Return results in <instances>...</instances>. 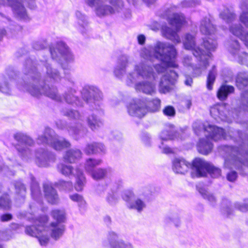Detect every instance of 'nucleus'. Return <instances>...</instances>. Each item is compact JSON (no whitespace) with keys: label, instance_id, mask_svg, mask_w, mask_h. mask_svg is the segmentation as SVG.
Returning a JSON list of instances; mask_svg holds the SVG:
<instances>
[{"label":"nucleus","instance_id":"473e14b6","mask_svg":"<svg viewBox=\"0 0 248 248\" xmlns=\"http://www.w3.org/2000/svg\"><path fill=\"white\" fill-rule=\"evenodd\" d=\"M160 138L162 140H173L178 137L174 126H170L163 130L160 135Z\"/></svg>","mask_w":248,"mask_h":248},{"label":"nucleus","instance_id":"4c0bfd02","mask_svg":"<svg viewBox=\"0 0 248 248\" xmlns=\"http://www.w3.org/2000/svg\"><path fill=\"white\" fill-rule=\"evenodd\" d=\"M31 190L33 198L37 200L41 195V190L38 182L33 176H31Z\"/></svg>","mask_w":248,"mask_h":248},{"label":"nucleus","instance_id":"2eb2a0df","mask_svg":"<svg viewBox=\"0 0 248 248\" xmlns=\"http://www.w3.org/2000/svg\"><path fill=\"white\" fill-rule=\"evenodd\" d=\"M2 5L11 6L14 12L21 18L27 16L26 9L19 0H0V6Z\"/></svg>","mask_w":248,"mask_h":248},{"label":"nucleus","instance_id":"79ce46f5","mask_svg":"<svg viewBox=\"0 0 248 248\" xmlns=\"http://www.w3.org/2000/svg\"><path fill=\"white\" fill-rule=\"evenodd\" d=\"M108 172V169L100 168L95 169L91 175L94 180H100L105 178L107 176Z\"/></svg>","mask_w":248,"mask_h":248},{"label":"nucleus","instance_id":"39448f33","mask_svg":"<svg viewBox=\"0 0 248 248\" xmlns=\"http://www.w3.org/2000/svg\"><path fill=\"white\" fill-rule=\"evenodd\" d=\"M133 4L136 0H127ZM85 3L92 8L96 16L104 17L120 12L123 6L121 0H85Z\"/></svg>","mask_w":248,"mask_h":248},{"label":"nucleus","instance_id":"6e6552de","mask_svg":"<svg viewBox=\"0 0 248 248\" xmlns=\"http://www.w3.org/2000/svg\"><path fill=\"white\" fill-rule=\"evenodd\" d=\"M193 169L195 172L192 173V177L204 176L207 172L215 178H218L221 174L220 169L200 158H196L193 161Z\"/></svg>","mask_w":248,"mask_h":248},{"label":"nucleus","instance_id":"9d476101","mask_svg":"<svg viewBox=\"0 0 248 248\" xmlns=\"http://www.w3.org/2000/svg\"><path fill=\"white\" fill-rule=\"evenodd\" d=\"M14 138L18 142L16 148L19 155L26 160L31 158L32 153L27 146H32L34 143L33 140L30 137L21 132L14 134Z\"/></svg>","mask_w":248,"mask_h":248},{"label":"nucleus","instance_id":"5701e85b","mask_svg":"<svg viewBox=\"0 0 248 248\" xmlns=\"http://www.w3.org/2000/svg\"><path fill=\"white\" fill-rule=\"evenodd\" d=\"M45 196L48 202L51 204H56L59 202V197L56 190L50 185H44Z\"/></svg>","mask_w":248,"mask_h":248},{"label":"nucleus","instance_id":"f257e3e1","mask_svg":"<svg viewBox=\"0 0 248 248\" xmlns=\"http://www.w3.org/2000/svg\"><path fill=\"white\" fill-rule=\"evenodd\" d=\"M176 54V49L173 46L169 44L158 42L154 48L149 49L144 48L141 50L140 55L147 60L146 63H140L135 67L137 74L129 73L126 81L128 85L130 86L135 83L139 77L143 78H155L153 69L149 65V61L154 58L161 61L160 64H155V68L158 73H165L161 78L159 83V91L161 93L169 92L171 86L174 84L178 77L175 71L170 67H175L174 58Z\"/></svg>","mask_w":248,"mask_h":248},{"label":"nucleus","instance_id":"2f4dec72","mask_svg":"<svg viewBox=\"0 0 248 248\" xmlns=\"http://www.w3.org/2000/svg\"><path fill=\"white\" fill-rule=\"evenodd\" d=\"M136 89L149 94H152L155 91V85L149 82H142L137 83L136 85Z\"/></svg>","mask_w":248,"mask_h":248},{"label":"nucleus","instance_id":"6ab92c4d","mask_svg":"<svg viewBox=\"0 0 248 248\" xmlns=\"http://www.w3.org/2000/svg\"><path fill=\"white\" fill-rule=\"evenodd\" d=\"M166 16L168 22L171 25L175 27L177 30L186 23V19L184 15L182 13H173L171 15L170 10L166 11Z\"/></svg>","mask_w":248,"mask_h":248},{"label":"nucleus","instance_id":"052dcab7","mask_svg":"<svg viewBox=\"0 0 248 248\" xmlns=\"http://www.w3.org/2000/svg\"><path fill=\"white\" fill-rule=\"evenodd\" d=\"M128 62V57L125 55H122L119 57L118 60V65L117 66H119L125 68L127 66Z\"/></svg>","mask_w":248,"mask_h":248},{"label":"nucleus","instance_id":"e2e57ef3","mask_svg":"<svg viewBox=\"0 0 248 248\" xmlns=\"http://www.w3.org/2000/svg\"><path fill=\"white\" fill-rule=\"evenodd\" d=\"M69 197L72 201L77 202L80 204H84L85 203V201H84L82 197L78 194L70 195Z\"/></svg>","mask_w":248,"mask_h":248},{"label":"nucleus","instance_id":"c03bdc74","mask_svg":"<svg viewBox=\"0 0 248 248\" xmlns=\"http://www.w3.org/2000/svg\"><path fill=\"white\" fill-rule=\"evenodd\" d=\"M102 163L101 159H95L93 158H89L87 159L85 164V170L90 174L92 173L94 171V168L99 165Z\"/></svg>","mask_w":248,"mask_h":248},{"label":"nucleus","instance_id":"a19ab883","mask_svg":"<svg viewBox=\"0 0 248 248\" xmlns=\"http://www.w3.org/2000/svg\"><path fill=\"white\" fill-rule=\"evenodd\" d=\"M230 31L234 36L240 39L243 36L245 31L244 28L240 24H232L229 28Z\"/></svg>","mask_w":248,"mask_h":248},{"label":"nucleus","instance_id":"37998d69","mask_svg":"<svg viewBox=\"0 0 248 248\" xmlns=\"http://www.w3.org/2000/svg\"><path fill=\"white\" fill-rule=\"evenodd\" d=\"M184 46L186 49L192 50L193 54L195 49H198V47H195V38L190 34L186 35L184 41Z\"/></svg>","mask_w":248,"mask_h":248},{"label":"nucleus","instance_id":"774afa93","mask_svg":"<svg viewBox=\"0 0 248 248\" xmlns=\"http://www.w3.org/2000/svg\"><path fill=\"white\" fill-rule=\"evenodd\" d=\"M13 218V216L10 214H5L2 215L0 217L1 222H6L11 220Z\"/></svg>","mask_w":248,"mask_h":248},{"label":"nucleus","instance_id":"680f3d73","mask_svg":"<svg viewBox=\"0 0 248 248\" xmlns=\"http://www.w3.org/2000/svg\"><path fill=\"white\" fill-rule=\"evenodd\" d=\"M114 73L117 77L121 78L125 73V68L119 66H117L114 70Z\"/></svg>","mask_w":248,"mask_h":248},{"label":"nucleus","instance_id":"5fc2aeb1","mask_svg":"<svg viewBox=\"0 0 248 248\" xmlns=\"http://www.w3.org/2000/svg\"><path fill=\"white\" fill-rule=\"evenodd\" d=\"M197 59L200 62V66L199 67H196L194 69L193 74L196 76H200L202 74V71L205 70L207 67L209 65V62H208V64L206 66V67L204 68V64L203 63L204 58H202V60H201L199 57H196Z\"/></svg>","mask_w":248,"mask_h":248},{"label":"nucleus","instance_id":"a211bd4d","mask_svg":"<svg viewBox=\"0 0 248 248\" xmlns=\"http://www.w3.org/2000/svg\"><path fill=\"white\" fill-rule=\"evenodd\" d=\"M134 198V194L132 191H126L123 195V199L127 202V206L129 208L137 209L139 212L141 211L145 207V204L141 200L138 199L134 202L131 201Z\"/></svg>","mask_w":248,"mask_h":248},{"label":"nucleus","instance_id":"338daca9","mask_svg":"<svg viewBox=\"0 0 248 248\" xmlns=\"http://www.w3.org/2000/svg\"><path fill=\"white\" fill-rule=\"evenodd\" d=\"M200 1L197 0H192L191 1H185L183 2V5L185 7L194 6L197 4H199Z\"/></svg>","mask_w":248,"mask_h":248},{"label":"nucleus","instance_id":"a878e982","mask_svg":"<svg viewBox=\"0 0 248 248\" xmlns=\"http://www.w3.org/2000/svg\"><path fill=\"white\" fill-rule=\"evenodd\" d=\"M117 234L114 232L109 233L110 244L112 248H133L132 245L129 243H125L123 240L115 241L117 238Z\"/></svg>","mask_w":248,"mask_h":248},{"label":"nucleus","instance_id":"423d86ee","mask_svg":"<svg viewBox=\"0 0 248 248\" xmlns=\"http://www.w3.org/2000/svg\"><path fill=\"white\" fill-rule=\"evenodd\" d=\"M160 100L154 99L148 102V106L140 99H134L127 107V111L131 116L141 118L144 117L148 111L155 112L160 107Z\"/></svg>","mask_w":248,"mask_h":248},{"label":"nucleus","instance_id":"69168bd1","mask_svg":"<svg viewBox=\"0 0 248 248\" xmlns=\"http://www.w3.org/2000/svg\"><path fill=\"white\" fill-rule=\"evenodd\" d=\"M106 199L108 203L111 205L115 204L117 202V199L113 194H109Z\"/></svg>","mask_w":248,"mask_h":248},{"label":"nucleus","instance_id":"b1692460","mask_svg":"<svg viewBox=\"0 0 248 248\" xmlns=\"http://www.w3.org/2000/svg\"><path fill=\"white\" fill-rule=\"evenodd\" d=\"M82 152L78 149H71L66 152L63 158L65 162L73 163L79 160L82 157Z\"/></svg>","mask_w":248,"mask_h":248},{"label":"nucleus","instance_id":"72a5a7b5","mask_svg":"<svg viewBox=\"0 0 248 248\" xmlns=\"http://www.w3.org/2000/svg\"><path fill=\"white\" fill-rule=\"evenodd\" d=\"M76 173L74 176L76 177V183L75 188L77 191H81L85 183V178L82 171L78 168L76 169Z\"/></svg>","mask_w":248,"mask_h":248},{"label":"nucleus","instance_id":"aec40b11","mask_svg":"<svg viewBox=\"0 0 248 248\" xmlns=\"http://www.w3.org/2000/svg\"><path fill=\"white\" fill-rule=\"evenodd\" d=\"M228 49L230 53L234 57L238 56V62L241 64L246 63L247 53L242 52V56L239 55L240 46L237 40H232L229 42Z\"/></svg>","mask_w":248,"mask_h":248},{"label":"nucleus","instance_id":"3c124183","mask_svg":"<svg viewBox=\"0 0 248 248\" xmlns=\"http://www.w3.org/2000/svg\"><path fill=\"white\" fill-rule=\"evenodd\" d=\"M234 207L242 212L248 211V199H245L243 202H237L234 203Z\"/></svg>","mask_w":248,"mask_h":248},{"label":"nucleus","instance_id":"f3484780","mask_svg":"<svg viewBox=\"0 0 248 248\" xmlns=\"http://www.w3.org/2000/svg\"><path fill=\"white\" fill-rule=\"evenodd\" d=\"M172 169L176 173L185 174L190 168H192L193 170L191 174L195 172V170L193 169V163L191 164L183 158H175L172 161Z\"/></svg>","mask_w":248,"mask_h":248},{"label":"nucleus","instance_id":"c85d7f7f","mask_svg":"<svg viewBox=\"0 0 248 248\" xmlns=\"http://www.w3.org/2000/svg\"><path fill=\"white\" fill-rule=\"evenodd\" d=\"M87 122L89 127L93 131L97 130L103 124L102 120L94 114L89 116Z\"/></svg>","mask_w":248,"mask_h":248},{"label":"nucleus","instance_id":"4d7b16f0","mask_svg":"<svg viewBox=\"0 0 248 248\" xmlns=\"http://www.w3.org/2000/svg\"><path fill=\"white\" fill-rule=\"evenodd\" d=\"M163 112L167 116L174 117L175 114V110L172 106H168L163 109Z\"/></svg>","mask_w":248,"mask_h":248},{"label":"nucleus","instance_id":"1a4fd4ad","mask_svg":"<svg viewBox=\"0 0 248 248\" xmlns=\"http://www.w3.org/2000/svg\"><path fill=\"white\" fill-rule=\"evenodd\" d=\"M81 94L83 99L91 109L98 110L100 108V102L103 99V94L97 88L93 86H85Z\"/></svg>","mask_w":248,"mask_h":248},{"label":"nucleus","instance_id":"09e8293b","mask_svg":"<svg viewBox=\"0 0 248 248\" xmlns=\"http://www.w3.org/2000/svg\"><path fill=\"white\" fill-rule=\"evenodd\" d=\"M55 186L61 190L70 191L73 189V184L71 181L59 180L55 183Z\"/></svg>","mask_w":248,"mask_h":248},{"label":"nucleus","instance_id":"f704fd0d","mask_svg":"<svg viewBox=\"0 0 248 248\" xmlns=\"http://www.w3.org/2000/svg\"><path fill=\"white\" fill-rule=\"evenodd\" d=\"M234 87L232 86L222 85L217 93V96L220 100H225L228 94L234 91Z\"/></svg>","mask_w":248,"mask_h":248},{"label":"nucleus","instance_id":"c756f323","mask_svg":"<svg viewBox=\"0 0 248 248\" xmlns=\"http://www.w3.org/2000/svg\"><path fill=\"white\" fill-rule=\"evenodd\" d=\"M68 130L69 134L77 140L83 137L86 130L81 124H78L76 125L69 126Z\"/></svg>","mask_w":248,"mask_h":248},{"label":"nucleus","instance_id":"bb28decb","mask_svg":"<svg viewBox=\"0 0 248 248\" xmlns=\"http://www.w3.org/2000/svg\"><path fill=\"white\" fill-rule=\"evenodd\" d=\"M105 147L101 143L93 142L87 145L84 152L87 155L104 153Z\"/></svg>","mask_w":248,"mask_h":248},{"label":"nucleus","instance_id":"f03ea898","mask_svg":"<svg viewBox=\"0 0 248 248\" xmlns=\"http://www.w3.org/2000/svg\"><path fill=\"white\" fill-rule=\"evenodd\" d=\"M236 139L233 140L241 143L239 146H221L219 152L224 156V167L229 169H235L241 175H245L248 170V140L239 130L235 132Z\"/></svg>","mask_w":248,"mask_h":248},{"label":"nucleus","instance_id":"49530a36","mask_svg":"<svg viewBox=\"0 0 248 248\" xmlns=\"http://www.w3.org/2000/svg\"><path fill=\"white\" fill-rule=\"evenodd\" d=\"M198 190L204 199L208 200L212 205L215 204L217 202V198L213 194L202 188H199Z\"/></svg>","mask_w":248,"mask_h":248},{"label":"nucleus","instance_id":"9b49d317","mask_svg":"<svg viewBox=\"0 0 248 248\" xmlns=\"http://www.w3.org/2000/svg\"><path fill=\"white\" fill-rule=\"evenodd\" d=\"M25 232L28 235L37 237L42 246H45L48 243L49 237L44 222L40 220H35L33 225L26 226Z\"/></svg>","mask_w":248,"mask_h":248},{"label":"nucleus","instance_id":"ea45409f","mask_svg":"<svg viewBox=\"0 0 248 248\" xmlns=\"http://www.w3.org/2000/svg\"><path fill=\"white\" fill-rule=\"evenodd\" d=\"M219 17L226 23H230L236 19V15L229 9H226L219 14Z\"/></svg>","mask_w":248,"mask_h":248},{"label":"nucleus","instance_id":"a18cd8bd","mask_svg":"<svg viewBox=\"0 0 248 248\" xmlns=\"http://www.w3.org/2000/svg\"><path fill=\"white\" fill-rule=\"evenodd\" d=\"M216 75L217 70L216 66L214 65L212 70L209 71L207 78V88L209 90L213 89V85L215 81Z\"/></svg>","mask_w":248,"mask_h":248},{"label":"nucleus","instance_id":"cd10ccee","mask_svg":"<svg viewBox=\"0 0 248 248\" xmlns=\"http://www.w3.org/2000/svg\"><path fill=\"white\" fill-rule=\"evenodd\" d=\"M76 91L71 88L68 89L64 95L63 97L65 101L68 104H74L78 106H82V103L79 100L78 97L74 93Z\"/></svg>","mask_w":248,"mask_h":248},{"label":"nucleus","instance_id":"de8ad7c7","mask_svg":"<svg viewBox=\"0 0 248 248\" xmlns=\"http://www.w3.org/2000/svg\"><path fill=\"white\" fill-rule=\"evenodd\" d=\"M11 207V201L8 195H3L0 197V208L8 210Z\"/></svg>","mask_w":248,"mask_h":248},{"label":"nucleus","instance_id":"ddd939ff","mask_svg":"<svg viewBox=\"0 0 248 248\" xmlns=\"http://www.w3.org/2000/svg\"><path fill=\"white\" fill-rule=\"evenodd\" d=\"M49 51L52 58L59 62L62 65L63 61L69 62L73 61L74 58L69 48L63 42H58L56 48L50 47Z\"/></svg>","mask_w":248,"mask_h":248},{"label":"nucleus","instance_id":"6e6d98bb","mask_svg":"<svg viewBox=\"0 0 248 248\" xmlns=\"http://www.w3.org/2000/svg\"><path fill=\"white\" fill-rule=\"evenodd\" d=\"M241 107L244 110L248 111V91L242 94Z\"/></svg>","mask_w":248,"mask_h":248},{"label":"nucleus","instance_id":"c9c22d12","mask_svg":"<svg viewBox=\"0 0 248 248\" xmlns=\"http://www.w3.org/2000/svg\"><path fill=\"white\" fill-rule=\"evenodd\" d=\"M57 168L60 172L66 176H75L76 173V169L70 165L60 164L58 165Z\"/></svg>","mask_w":248,"mask_h":248},{"label":"nucleus","instance_id":"7ed1b4c3","mask_svg":"<svg viewBox=\"0 0 248 248\" xmlns=\"http://www.w3.org/2000/svg\"><path fill=\"white\" fill-rule=\"evenodd\" d=\"M33 61L27 59L24 64L23 73L25 75L24 88L31 95L39 97L44 94L57 101H61V96L58 93L55 87H50L44 82L40 81V74L36 71V67H33Z\"/></svg>","mask_w":248,"mask_h":248},{"label":"nucleus","instance_id":"4be33fe9","mask_svg":"<svg viewBox=\"0 0 248 248\" xmlns=\"http://www.w3.org/2000/svg\"><path fill=\"white\" fill-rule=\"evenodd\" d=\"M200 30L203 34L211 35L216 32V27L209 17H204L200 22Z\"/></svg>","mask_w":248,"mask_h":248},{"label":"nucleus","instance_id":"4468645a","mask_svg":"<svg viewBox=\"0 0 248 248\" xmlns=\"http://www.w3.org/2000/svg\"><path fill=\"white\" fill-rule=\"evenodd\" d=\"M51 216L58 222H52L50 229L51 237L57 240L61 237L64 231V227L59 223L63 222L65 219V211L63 210H54L51 212Z\"/></svg>","mask_w":248,"mask_h":248},{"label":"nucleus","instance_id":"0eeeda50","mask_svg":"<svg viewBox=\"0 0 248 248\" xmlns=\"http://www.w3.org/2000/svg\"><path fill=\"white\" fill-rule=\"evenodd\" d=\"M37 142L39 144L49 145L58 151H61L71 146L68 140L56 135L53 130L49 127H46L43 134L38 137Z\"/></svg>","mask_w":248,"mask_h":248},{"label":"nucleus","instance_id":"603ef678","mask_svg":"<svg viewBox=\"0 0 248 248\" xmlns=\"http://www.w3.org/2000/svg\"><path fill=\"white\" fill-rule=\"evenodd\" d=\"M76 16L78 20V23L79 25L84 28L88 24L86 16L79 11H77L76 13Z\"/></svg>","mask_w":248,"mask_h":248},{"label":"nucleus","instance_id":"e433bc0d","mask_svg":"<svg viewBox=\"0 0 248 248\" xmlns=\"http://www.w3.org/2000/svg\"><path fill=\"white\" fill-rule=\"evenodd\" d=\"M236 84L237 87L242 89L248 85V74L246 72L239 73L236 78Z\"/></svg>","mask_w":248,"mask_h":248},{"label":"nucleus","instance_id":"864d4df0","mask_svg":"<svg viewBox=\"0 0 248 248\" xmlns=\"http://www.w3.org/2000/svg\"><path fill=\"white\" fill-rule=\"evenodd\" d=\"M222 207L223 212L224 214H226L227 216L232 214V208L231 207V202L229 200L227 199L223 200L222 203Z\"/></svg>","mask_w":248,"mask_h":248},{"label":"nucleus","instance_id":"7c9ffc66","mask_svg":"<svg viewBox=\"0 0 248 248\" xmlns=\"http://www.w3.org/2000/svg\"><path fill=\"white\" fill-rule=\"evenodd\" d=\"M161 30L163 35L167 38L171 40L175 43L180 42L181 40L180 37L177 33L171 28L165 26L162 27Z\"/></svg>","mask_w":248,"mask_h":248},{"label":"nucleus","instance_id":"bf43d9fd","mask_svg":"<svg viewBox=\"0 0 248 248\" xmlns=\"http://www.w3.org/2000/svg\"><path fill=\"white\" fill-rule=\"evenodd\" d=\"M168 222H173L176 227L179 226L180 222L178 216L177 214H172L167 218Z\"/></svg>","mask_w":248,"mask_h":248},{"label":"nucleus","instance_id":"20e7f679","mask_svg":"<svg viewBox=\"0 0 248 248\" xmlns=\"http://www.w3.org/2000/svg\"><path fill=\"white\" fill-rule=\"evenodd\" d=\"M204 129L206 139L200 140L198 145V150L200 153L203 155H207L211 151L213 145L209 140V138L217 141L219 140L223 139L224 140L234 139L237 130H232L230 129L226 134L224 129L217 127L215 125L208 124V126L203 125Z\"/></svg>","mask_w":248,"mask_h":248},{"label":"nucleus","instance_id":"0e129e2a","mask_svg":"<svg viewBox=\"0 0 248 248\" xmlns=\"http://www.w3.org/2000/svg\"><path fill=\"white\" fill-rule=\"evenodd\" d=\"M237 176V173L235 171L232 170L227 173L226 177L229 181L233 182L236 180Z\"/></svg>","mask_w":248,"mask_h":248},{"label":"nucleus","instance_id":"f8f14e48","mask_svg":"<svg viewBox=\"0 0 248 248\" xmlns=\"http://www.w3.org/2000/svg\"><path fill=\"white\" fill-rule=\"evenodd\" d=\"M217 43L216 40L211 38L203 39L201 46L198 47V49L194 50L193 55L195 57H199L201 60H202V58H204L203 63L205 68L208 64V60L211 54L210 51H214L217 48Z\"/></svg>","mask_w":248,"mask_h":248},{"label":"nucleus","instance_id":"dca6fc26","mask_svg":"<svg viewBox=\"0 0 248 248\" xmlns=\"http://www.w3.org/2000/svg\"><path fill=\"white\" fill-rule=\"evenodd\" d=\"M42 66H44L46 69V73L48 81H59L61 80L62 76L60 72L53 67L47 62L46 60H41L40 63L37 64V69L41 68Z\"/></svg>","mask_w":248,"mask_h":248},{"label":"nucleus","instance_id":"412c9836","mask_svg":"<svg viewBox=\"0 0 248 248\" xmlns=\"http://www.w3.org/2000/svg\"><path fill=\"white\" fill-rule=\"evenodd\" d=\"M36 163L39 167H47L53 156L50 153L43 149L38 150L35 154Z\"/></svg>","mask_w":248,"mask_h":248},{"label":"nucleus","instance_id":"393cba45","mask_svg":"<svg viewBox=\"0 0 248 248\" xmlns=\"http://www.w3.org/2000/svg\"><path fill=\"white\" fill-rule=\"evenodd\" d=\"M239 8L241 13L239 16V21L247 28H248V0H242Z\"/></svg>","mask_w":248,"mask_h":248},{"label":"nucleus","instance_id":"58836bf2","mask_svg":"<svg viewBox=\"0 0 248 248\" xmlns=\"http://www.w3.org/2000/svg\"><path fill=\"white\" fill-rule=\"evenodd\" d=\"M14 186L17 194V199H21L23 201L26 194V188L25 185L20 181H16L15 183Z\"/></svg>","mask_w":248,"mask_h":248},{"label":"nucleus","instance_id":"13d9d810","mask_svg":"<svg viewBox=\"0 0 248 248\" xmlns=\"http://www.w3.org/2000/svg\"><path fill=\"white\" fill-rule=\"evenodd\" d=\"M0 91L6 94H11V89L6 82H0Z\"/></svg>","mask_w":248,"mask_h":248},{"label":"nucleus","instance_id":"8fccbe9b","mask_svg":"<svg viewBox=\"0 0 248 248\" xmlns=\"http://www.w3.org/2000/svg\"><path fill=\"white\" fill-rule=\"evenodd\" d=\"M62 113L64 115L70 118L78 119L82 121V117L79 114L78 111L74 110L63 109Z\"/></svg>","mask_w":248,"mask_h":248}]
</instances>
